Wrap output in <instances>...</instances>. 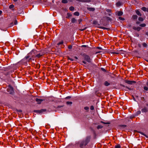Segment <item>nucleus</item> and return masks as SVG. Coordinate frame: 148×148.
Instances as JSON below:
<instances>
[{"label":"nucleus","mask_w":148,"mask_h":148,"mask_svg":"<svg viewBox=\"0 0 148 148\" xmlns=\"http://www.w3.org/2000/svg\"><path fill=\"white\" fill-rule=\"evenodd\" d=\"M101 70L103 71L104 72H106V70L104 68H101Z\"/></svg>","instance_id":"obj_41"},{"label":"nucleus","mask_w":148,"mask_h":148,"mask_svg":"<svg viewBox=\"0 0 148 148\" xmlns=\"http://www.w3.org/2000/svg\"><path fill=\"white\" fill-rule=\"evenodd\" d=\"M119 86L117 87V88H116V89H122V90H126L125 88L128 89L129 90H132V89L128 87L127 86H125L122 85V84H120L119 85H118Z\"/></svg>","instance_id":"obj_2"},{"label":"nucleus","mask_w":148,"mask_h":148,"mask_svg":"<svg viewBox=\"0 0 148 148\" xmlns=\"http://www.w3.org/2000/svg\"><path fill=\"white\" fill-rule=\"evenodd\" d=\"M64 106V105L62 106H58L56 108H61L62 107Z\"/></svg>","instance_id":"obj_47"},{"label":"nucleus","mask_w":148,"mask_h":148,"mask_svg":"<svg viewBox=\"0 0 148 148\" xmlns=\"http://www.w3.org/2000/svg\"><path fill=\"white\" fill-rule=\"evenodd\" d=\"M97 23V21H93V24H96Z\"/></svg>","instance_id":"obj_57"},{"label":"nucleus","mask_w":148,"mask_h":148,"mask_svg":"<svg viewBox=\"0 0 148 148\" xmlns=\"http://www.w3.org/2000/svg\"><path fill=\"white\" fill-rule=\"evenodd\" d=\"M63 43V41H61V42H60L59 43H58V45H59L62 44Z\"/></svg>","instance_id":"obj_53"},{"label":"nucleus","mask_w":148,"mask_h":148,"mask_svg":"<svg viewBox=\"0 0 148 148\" xmlns=\"http://www.w3.org/2000/svg\"><path fill=\"white\" fill-rule=\"evenodd\" d=\"M81 55L83 56L84 60H86L87 62L89 63L91 62V59H90L89 56L84 53H81Z\"/></svg>","instance_id":"obj_1"},{"label":"nucleus","mask_w":148,"mask_h":148,"mask_svg":"<svg viewBox=\"0 0 148 148\" xmlns=\"http://www.w3.org/2000/svg\"><path fill=\"white\" fill-rule=\"evenodd\" d=\"M98 27L99 28H101V29H107L108 30H110V28H106V27H101V26L99 27Z\"/></svg>","instance_id":"obj_21"},{"label":"nucleus","mask_w":148,"mask_h":148,"mask_svg":"<svg viewBox=\"0 0 148 148\" xmlns=\"http://www.w3.org/2000/svg\"><path fill=\"white\" fill-rule=\"evenodd\" d=\"M46 111V109H42L39 110H34V112L39 114L41 113L44 112H45Z\"/></svg>","instance_id":"obj_7"},{"label":"nucleus","mask_w":148,"mask_h":148,"mask_svg":"<svg viewBox=\"0 0 148 148\" xmlns=\"http://www.w3.org/2000/svg\"><path fill=\"white\" fill-rule=\"evenodd\" d=\"M118 51H117L116 52H113L111 53H112L116 54H118L119 53V52H118Z\"/></svg>","instance_id":"obj_44"},{"label":"nucleus","mask_w":148,"mask_h":148,"mask_svg":"<svg viewBox=\"0 0 148 148\" xmlns=\"http://www.w3.org/2000/svg\"><path fill=\"white\" fill-rule=\"evenodd\" d=\"M106 11L108 12H111V10L110 9H107L106 10Z\"/></svg>","instance_id":"obj_58"},{"label":"nucleus","mask_w":148,"mask_h":148,"mask_svg":"<svg viewBox=\"0 0 148 148\" xmlns=\"http://www.w3.org/2000/svg\"><path fill=\"white\" fill-rule=\"evenodd\" d=\"M124 81L125 83L130 85H132L136 83V82L134 81L125 80Z\"/></svg>","instance_id":"obj_6"},{"label":"nucleus","mask_w":148,"mask_h":148,"mask_svg":"<svg viewBox=\"0 0 148 148\" xmlns=\"http://www.w3.org/2000/svg\"><path fill=\"white\" fill-rule=\"evenodd\" d=\"M143 45L144 47H146L147 46V44L145 43H143Z\"/></svg>","instance_id":"obj_51"},{"label":"nucleus","mask_w":148,"mask_h":148,"mask_svg":"<svg viewBox=\"0 0 148 148\" xmlns=\"http://www.w3.org/2000/svg\"><path fill=\"white\" fill-rule=\"evenodd\" d=\"M43 55V53H39L37 55H36V56L38 58H39L40 56H42Z\"/></svg>","instance_id":"obj_23"},{"label":"nucleus","mask_w":148,"mask_h":148,"mask_svg":"<svg viewBox=\"0 0 148 148\" xmlns=\"http://www.w3.org/2000/svg\"><path fill=\"white\" fill-rule=\"evenodd\" d=\"M84 109L85 110H88L89 109V108L87 107H85L84 108Z\"/></svg>","instance_id":"obj_55"},{"label":"nucleus","mask_w":148,"mask_h":148,"mask_svg":"<svg viewBox=\"0 0 148 148\" xmlns=\"http://www.w3.org/2000/svg\"><path fill=\"white\" fill-rule=\"evenodd\" d=\"M136 14L140 16H141L142 15L141 14L140 12V11L138 10H137L136 11Z\"/></svg>","instance_id":"obj_16"},{"label":"nucleus","mask_w":148,"mask_h":148,"mask_svg":"<svg viewBox=\"0 0 148 148\" xmlns=\"http://www.w3.org/2000/svg\"><path fill=\"white\" fill-rule=\"evenodd\" d=\"M17 23H18V21H17V20H15L14 22V24L15 25H16L17 24Z\"/></svg>","instance_id":"obj_48"},{"label":"nucleus","mask_w":148,"mask_h":148,"mask_svg":"<svg viewBox=\"0 0 148 148\" xmlns=\"http://www.w3.org/2000/svg\"><path fill=\"white\" fill-rule=\"evenodd\" d=\"M138 19L139 21H143L144 20L141 17H139L138 18Z\"/></svg>","instance_id":"obj_34"},{"label":"nucleus","mask_w":148,"mask_h":148,"mask_svg":"<svg viewBox=\"0 0 148 148\" xmlns=\"http://www.w3.org/2000/svg\"><path fill=\"white\" fill-rule=\"evenodd\" d=\"M21 12H19V14H20V15H23L24 14V12L23 11V8H21V9H20Z\"/></svg>","instance_id":"obj_15"},{"label":"nucleus","mask_w":148,"mask_h":148,"mask_svg":"<svg viewBox=\"0 0 148 148\" xmlns=\"http://www.w3.org/2000/svg\"><path fill=\"white\" fill-rule=\"evenodd\" d=\"M119 19L120 20H122V21H124L125 20V19L122 17H119Z\"/></svg>","instance_id":"obj_42"},{"label":"nucleus","mask_w":148,"mask_h":148,"mask_svg":"<svg viewBox=\"0 0 148 148\" xmlns=\"http://www.w3.org/2000/svg\"><path fill=\"white\" fill-rule=\"evenodd\" d=\"M94 107L93 106H92L90 107V109L91 110H93L94 109Z\"/></svg>","instance_id":"obj_46"},{"label":"nucleus","mask_w":148,"mask_h":148,"mask_svg":"<svg viewBox=\"0 0 148 148\" xmlns=\"http://www.w3.org/2000/svg\"><path fill=\"white\" fill-rule=\"evenodd\" d=\"M103 127V126L101 125H99L97 127V128L98 129H101Z\"/></svg>","instance_id":"obj_29"},{"label":"nucleus","mask_w":148,"mask_h":148,"mask_svg":"<svg viewBox=\"0 0 148 148\" xmlns=\"http://www.w3.org/2000/svg\"><path fill=\"white\" fill-rule=\"evenodd\" d=\"M67 16H66V18H68L70 17L71 16H72V15L71 14L69 13H67Z\"/></svg>","instance_id":"obj_24"},{"label":"nucleus","mask_w":148,"mask_h":148,"mask_svg":"<svg viewBox=\"0 0 148 148\" xmlns=\"http://www.w3.org/2000/svg\"><path fill=\"white\" fill-rule=\"evenodd\" d=\"M94 136V138H96V132H95V134H93Z\"/></svg>","instance_id":"obj_61"},{"label":"nucleus","mask_w":148,"mask_h":148,"mask_svg":"<svg viewBox=\"0 0 148 148\" xmlns=\"http://www.w3.org/2000/svg\"><path fill=\"white\" fill-rule=\"evenodd\" d=\"M62 2L63 3H68V1L67 0H62Z\"/></svg>","instance_id":"obj_33"},{"label":"nucleus","mask_w":148,"mask_h":148,"mask_svg":"<svg viewBox=\"0 0 148 148\" xmlns=\"http://www.w3.org/2000/svg\"><path fill=\"white\" fill-rule=\"evenodd\" d=\"M146 25L145 23L141 24L140 25V26L141 27H145L146 26Z\"/></svg>","instance_id":"obj_35"},{"label":"nucleus","mask_w":148,"mask_h":148,"mask_svg":"<svg viewBox=\"0 0 148 148\" xmlns=\"http://www.w3.org/2000/svg\"><path fill=\"white\" fill-rule=\"evenodd\" d=\"M132 28H133V29H134V30H136L137 27H136L135 26L133 27Z\"/></svg>","instance_id":"obj_59"},{"label":"nucleus","mask_w":148,"mask_h":148,"mask_svg":"<svg viewBox=\"0 0 148 148\" xmlns=\"http://www.w3.org/2000/svg\"><path fill=\"white\" fill-rule=\"evenodd\" d=\"M141 113V111H138L137 112V114L138 115L140 114Z\"/></svg>","instance_id":"obj_56"},{"label":"nucleus","mask_w":148,"mask_h":148,"mask_svg":"<svg viewBox=\"0 0 148 148\" xmlns=\"http://www.w3.org/2000/svg\"><path fill=\"white\" fill-rule=\"evenodd\" d=\"M90 138L91 136H88L86 137L85 140H84L85 142V146H86L90 141Z\"/></svg>","instance_id":"obj_5"},{"label":"nucleus","mask_w":148,"mask_h":148,"mask_svg":"<svg viewBox=\"0 0 148 148\" xmlns=\"http://www.w3.org/2000/svg\"><path fill=\"white\" fill-rule=\"evenodd\" d=\"M77 20L75 19V18H73L71 20V22L72 23H75L77 22Z\"/></svg>","instance_id":"obj_20"},{"label":"nucleus","mask_w":148,"mask_h":148,"mask_svg":"<svg viewBox=\"0 0 148 148\" xmlns=\"http://www.w3.org/2000/svg\"><path fill=\"white\" fill-rule=\"evenodd\" d=\"M138 132L139 133H140V134H142V135L144 136H145L147 138H148V136L146 135L144 133H143L141 132H140V131H138Z\"/></svg>","instance_id":"obj_22"},{"label":"nucleus","mask_w":148,"mask_h":148,"mask_svg":"<svg viewBox=\"0 0 148 148\" xmlns=\"http://www.w3.org/2000/svg\"><path fill=\"white\" fill-rule=\"evenodd\" d=\"M106 18H107V20H108V21L109 20V21H112V20L111 18H110L109 17H106Z\"/></svg>","instance_id":"obj_40"},{"label":"nucleus","mask_w":148,"mask_h":148,"mask_svg":"<svg viewBox=\"0 0 148 148\" xmlns=\"http://www.w3.org/2000/svg\"><path fill=\"white\" fill-rule=\"evenodd\" d=\"M82 47H88L86 45H82Z\"/></svg>","instance_id":"obj_62"},{"label":"nucleus","mask_w":148,"mask_h":148,"mask_svg":"<svg viewBox=\"0 0 148 148\" xmlns=\"http://www.w3.org/2000/svg\"><path fill=\"white\" fill-rule=\"evenodd\" d=\"M121 146L119 144L116 145L115 146V148H121Z\"/></svg>","instance_id":"obj_31"},{"label":"nucleus","mask_w":148,"mask_h":148,"mask_svg":"<svg viewBox=\"0 0 148 148\" xmlns=\"http://www.w3.org/2000/svg\"><path fill=\"white\" fill-rule=\"evenodd\" d=\"M74 14L75 16H78L79 15V13L78 12H76L74 13Z\"/></svg>","instance_id":"obj_25"},{"label":"nucleus","mask_w":148,"mask_h":148,"mask_svg":"<svg viewBox=\"0 0 148 148\" xmlns=\"http://www.w3.org/2000/svg\"><path fill=\"white\" fill-rule=\"evenodd\" d=\"M141 111L143 112H147L148 111V108L146 107H144V108L142 109Z\"/></svg>","instance_id":"obj_8"},{"label":"nucleus","mask_w":148,"mask_h":148,"mask_svg":"<svg viewBox=\"0 0 148 148\" xmlns=\"http://www.w3.org/2000/svg\"><path fill=\"white\" fill-rule=\"evenodd\" d=\"M30 57V56H29V54H28V55H27V56H26L25 57V58L23 59V61H24V60H25V59H26V60L28 58H29Z\"/></svg>","instance_id":"obj_26"},{"label":"nucleus","mask_w":148,"mask_h":148,"mask_svg":"<svg viewBox=\"0 0 148 148\" xmlns=\"http://www.w3.org/2000/svg\"><path fill=\"white\" fill-rule=\"evenodd\" d=\"M116 5L117 6H120L121 5V3L120 1H119L116 3Z\"/></svg>","instance_id":"obj_27"},{"label":"nucleus","mask_w":148,"mask_h":148,"mask_svg":"<svg viewBox=\"0 0 148 148\" xmlns=\"http://www.w3.org/2000/svg\"><path fill=\"white\" fill-rule=\"evenodd\" d=\"M69 10H70L72 11L74 10V8L73 6L70 7L69 8Z\"/></svg>","instance_id":"obj_30"},{"label":"nucleus","mask_w":148,"mask_h":148,"mask_svg":"<svg viewBox=\"0 0 148 148\" xmlns=\"http://www.w3.org/2000/svg\"><path fill=\"white\" fill-rule=\"evenodd\" d=\"M85 144V142L84 140L82 141L80 143L79 145V147L81 148H83V146Z\"/></svg>","instance_id":"obj_11"},{"label":"nucleus","mask_w":148,"mask_h":148,"mask_svg":"<svg viewBox=\"0 0 148 148\" xmlns=\"http://www.w3.org/2000/svg\"><path fill=\"white\" fill-rule=\"evenodd\" d=\"M110 83H108L107 81H105L104 83V85L106 86H108L110 85Z\"/></svg>","instance_id":"obj_17"},{"label":"nucleus","mask_w":148,"mask_h":148,"mask_svg":"<svg viewBox=\"0 0 148 148\" xmlns=\"http://www.w3.org/2000/svg\"><path fill=\"white\" fill-rule=\"evenodd\" d=\"M95 94L98 97H100L101 95V93L98 92V90L96 91L95 92Z\"/></svg>","instance_id":"obj_13"},{"label":"nucleus","mask_w":148,"mask_h":148,"mask_svg":"<svg viewBox=\"0 0 148 148\" xmlns=\"http://www.w3.org/2000/svg\"><path fill=\"white\" fill-rule=\"evenodd\" d=\"M66 103L67 105H71L72 104V102L71 101H67Z\"/></svg>","instance_id":"obj_37"},{"label":"nucleus","mask_w":148,"mask_h":148,"mask_svg":"<svg viewBox=\"0 0 148 148\" xmlns=\"http://www.w3.org/2000/svg\"><path fill=\"white\" fill-rule=\"evenodd\" d=\"M144 89L146 90H148V88L146 86H144Z\"/></svg>","instance_id":"obj_45"},{"label":"nucleus","mask_w":148,"mask_h":148,"mask_svg":"<svg viewBox=\"0 0 148 148\" xmlns=\"http://www.w3.org/2000/svg\"><path fill=\"white\" fill-rule=\"evenodd\" d=\"M117 14L118 16H121L123 14V12L121 11H119L117 12Z\"/></svg>","instance_id":"obj_19"},{"label":"nucleus","mask_w":148,"mask_h":148,"mask_svg":"<svg viewBox=\"0 0 148 148\" xmlns=\"http://www.w3.org/2000/svg\"><path fill=\"white\" fill-rule=\"evenodd\" d=\"M7 91L9 92L10 94H12L14 92L13 88V87L10 85L8 86V88L7 89Z\"/></svg>","instance_id":"obj_3"},{"label":"nucleus","mask_w":148,"mask_h":148,"mask_svg":"<svg viewBox=\"0 0 148 148\" xmlns=\"http://www.w3.org/2000/svg\"><path fill=\"white\" fill-rule=\"evenodd\" d=\"M87 9L90 11H93L95 10V9L94 8H87Z\"/></svg>","instance_id":"obj_18"},{"label":"nucleus","mask_w":148,"mask_h":148,"mask_svg":"<svg viewBox=\"0 0 148 148\" xmlns=\"http://www.w3.org/2000/svg\"><path fill=\"white\" fill-rule=\"evenodd\" d=\"M127 27H131L132 26L130 24L128 23L127 25Z\"/></svg>","instance_id":"obj_43"},{"label":"nucleus","mask_w":148,"mask_h":148,"mask_svg":"<svg viewBox=\"0 0 148 148\" xmlns=\"http://www.w3.org/2000/svg\"><path fill=\"white\" fill-rule=\"evenodd\" d=\"M138 46L139 47H141V44L140 43H138Z\"/></svg>","instance_id":"obj_64"},{"label":"nucleus","mask_w":148,"mask_h":148,"mask_svg":"<svg viewBox=\"0 0 148 148\" xmlns=\"http://www.w3.org/2000/svg\"><path fill=\"white\" fill-rule=\"evenodd\" d=\"M146 8L145 7H143L141 8V10L144 12L146 11Z\"/></svg>","instance_id":"obj_28"},{"label":"nucleus","mask_w":148,"mask_h":148,"mask_svg":"<svg viewBox=\"0 0 148 148\" xmlns=\"http://www.w3.org/2000/svg\"><path fill=\"white\" fill-rule=\"evenodd\" d=\"M90 129H91V130L92 131V132L93 133V134H95V132H96L95 131V130H94V129L92 127L90 128Z\"/></svg>","instance_id":"obj_36"},{"label":"nucleus","mask_w":148,"mask_h":148,"mask_svg":"<svg viewBox=\"0 0 148 148\" xmlns=\"http://www.w3.org/2000/svg\"><path fill=\"white\" fill-rule=\"evenodd\" d=\"M14 6L13 5H11L9 7V8L10 9H11L13 8L14 7Z\"/></svg>","instance_id":"obj_38"},{"label":"nucleus","mask_w":148,"mask_h":148,"mask_svg":"<svg viewBox=\"0 0 148 148\" xmlns=\"http://www.w3.org/2000/svg\"><path fill=\"white\" fill-rule=\"evenodd\" d=\"M141 29V28L140 27H137L136 28V30H137L138 31H139Z\"/></svg>","instance_id":"obj_39"},{"label":"nucleus","mask_w":148,"mask_h":148,"mask_svg":"<svg viewBox=\"0 0 148 148\" xmlns=\"http://www.w3.org/2000/svg\"><path fill=\"white\" fill-rule=\"evenodd\" d=\"M101 123H103L104 124H109L110 123V122H104L102 121H101Z\"/></svg>","instance_id":"obj_32"},{"label":"nucleus","mask_w":148,"mask_h":148,"mask_svg":"<svg viewBox=\"0 0 148 148\" xmlns=\"http://www.w3.org/2000/svg\"><path fill=\"white\" fill-rule=\"evenodd\" d=\"M119 126L121 127V129H123L124 128L127 127V125H120Z\"/></svg>","instance_id":"obj_14"},{"label":"nucleus","mask_w":148,"mask_h":148,"mask_svg":"<svg viewBox=\"0 0 148 148\" xmlns=\"http://www.w3.org/2000/svg\"><path fill=\"white\" fill-rule=\"evenodd\" d=\"M68 48L69 49H71L72 48V46L71 45H70L69 46Z\"/></svg>","instance_id":"obj_50"},{"label":"nucleus","mask_w":148,"mask_h":148,"mask_svg":"<svg viewBox=\"0 0 148 148\" xmlns=\"http://www.w3.org/2000/svg\"><path fill=\"white\" fill-rule=\"evenodd\" d=\"M147 98L146 96L144 97H140V102L142 104H143L147 102Z\"/></svg>","instance_id":"obj_4"},{"label":"nucleus","mask_w":148,"mask_h":148,"mask_svg":"<svg viewBox=\"0 0 148 148\" xmlns=\"http://www.w3.org/2000/svg\"><path fill=\"white\" fill-rule=\"evenodd\" d=\"M77 1L82 2H90V0H76Z\"/></svg>","instance_id":"obj_10"},{"label":"nucleus","mask_w":148,"mask_h":148,"mask_svg":"<svg viewBox=\"0 0 148 148\" xmlns=\"http://www.w3.org/2000/svg\"><path fill=\"white\" fill-rule=\"evenodd\" d=\"M82 19H79L78 21V22H79V24H80L81 23V22H82Z\"/></svg>","instance_id":"obj_52"},{"label":"nucleus","mask_w":148,"mask_h":148,"mask_svg":"<svg viewBox=\"0 0 148 148\" xmlns=\"http://www.w3.org/2000/svg\"><path fill=\"white\" fill-rule=\"evenodd\" d=\"M86 27H85V28H84L83 29H80V30L81 31H83L84 30H85V29H86Z\"/></svg>","instance_id":"obj_60"},{"label":"nucleus","mask_w":148,"mask_h":148,"mask_svg":"<svg viewBox=\"0 0 148 148\" xmlns=\"http://www.w3.org/2000/svg\"><path fill=\"white\" fill-rule=\"evenodd\" d=\"M71 98V96H68L66 97L65 98V99H70Z\"/></svg>","instance_id":"obj_54"},{"label":"nucleus","mask_w":148,"mask_h":148,"mask_svg":"<svg viewBox=\"0 0 148 148\" xmlns=\"http://www.w3.org/2000/svg\"><path fill=\"white\" fill-rule=\"evenodd\" d=\"M138 16L136 15H133L132 17V19L133 20H136L137 19Z\"/></svg>","instance_id":"obj_12"},{"label":"nucleus","mask_w":148,"mask_h":148,"mask_svg":"<svg viewBox=\"0 0 148 148\" xmlns=\"http://www.w3.org/2000/svg\"><path fill=\"white\" fill-rule=\"evenodd\" d=\"M134 116H130V118L131 119H132L133 118H134Z\"/></svg>","instance_id":"obj_63"},{"label":"nucleus","mask_w":148,"mask_h":148,"mask_svg":"<svg viewBox=\"0 0 148 148\" xmlns=\"http://www.w3.org/2000/svg\"><path fill=\"white\" fill-rule=\"evenodd\" d=\"M67 58L68 60H69L71 61H73V59H72L71 58H70L69 57H68Z\"/></svg>","instance_id":"obj_49"},{"label":"nucleus","mask_w":148,"mask_h":148,"mask_svg":"<svg viewBox=\"0 0 148 148\" xmlns=\"http://www.w3.org/2000/svg\"><path fill=\"white\" fill-rule=\"evenodd\" d=\"M44 100L43 99H40L38 98H36V101L37 102V103L38 104H40L41 102Z\"/></svg>","instance_id":"obj_9"}]
</instances>
